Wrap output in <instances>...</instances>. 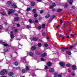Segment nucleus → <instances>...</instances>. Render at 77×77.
<instances>
[{
  "label": "nucleus",
  "mask_w": 77,
  "mask_h": 77,
  "mask_svg": "<svg viewBox=\"0 0 77 77\" xmlns=\"http://www.w3.org/2000/svg\"><path fill=\"white\" fill-rule=\"evenodd\" d=\"M7 72V70L6 69H3V71H1L0 72V74L2 75H5V72Z\"/></svg>",
  "instance_id": "nucleus-1"
},
{
  "label": "nucleus",
  "mask_w": 77,
  "mask_h": 77,
  "mask_svg": "<svg viewBox=\"0 0 77 77\" xmlns=\"http://www.w3.org/2000/svg\"><path fill=\"white\" fill-rule=\"evenodd\" d=\"M0 44H2V45H4L5 47H8V46L9 45L7 44V43H5V42H3V41H0Z\"/></svg>",
  "instance_id": "nucleus-2"
},
{
  "label": "nucleus",
  "mask_w": 77,
  "mask_h": 77,
  "mask_svg": "<svg viewBox=\"0 0 77 77\" xmlns=\"http://www.w3.org/2000/svg\"><path fill=\"white\" fill-rule=\"evenodd\" d=\"M9 11H8V15H10L12 13L14 12L15 10L11 9H9Z\"/></svg>",
  "instance_id": "nucleus-3"
},
{
  "label": "nucleus",
  "mask_w": 77,
  "mask_h": 77,
  "mask_svg": "<svg viewBox=\"0 0 77 77\" xmlns=\"http://www.w3.org/2000/svg\"><path fill=\"white\" fill-rule=\"evenodd\" d=\"M54 6H56V4L55 3H53L52 4V5L50 6V9H53V7H54Z\"/></svg>",
  "instance_id": "nucleus-4"
},
{
  "label": "nucleus",
  "mask_w": 77,
  "mask_h": 77,
  "mask_svg": "<svg viewBox=\"0 0 77 77\" xmlns=\"http://www.w3.org/2000/svg\"><path fill=\"white\" fill-rule=\"evenodd\" d=\"M59 64L60 66H61L62 67H64L65 66V64L62 62H61L59 63Z\"/></svg>",
  "instance_id": "nucleus-5"
},
{
  "label": "nucleus",
  "mask_w": 77,
  "mask_h": 77,
  "mask_svg": "<svg viewBox=\"0 0 77 77\" xmlns=\"http://www.w3.org/2000/svg\"><path fill=\"white\" fill-rule=\"evenodd\" d=\"M47 54L46 53H45L41 55V57H45V56H47Z\"/></svg>",
  "instance_id": "nucleus-6"
},
{
  "label": "nucleus",
  "mask_w": 77,
  "mask_h": 77,
  "mask_svg": "<svg viewBox=\"0 0 77 77\" xmlns=\"http://www.w3.org/2000/svg\"><path fill=\"white\" fill-rule=\"evenodd\" d=\"M54 69L53 68L50 69H49V72H54Z\"/></svg>",
  "instance_id": "nucleus-7"
},
{
  "label": "nucleus",
  "mask_w": 77,
  "mask_h": 77,
  "mask_svg": "<svg viewBox=\"0 0 77 77\" xmlns=\"http://www.w3.org/2000/svg\"><path fill=\"white\" fill-rule=\"evenodd\" d=\"M72 68L73 69H74V70L75 69H77V66L75 65L73 66Z\"/></svg>",
  "instance_id": "nucleus-8"
},
{
  "label": "nucleus",
  "mask_w": 77,
  "mask_h": 77,
  "mask_svg": "<svg viewBox=\"0 0 77 77\" xmlns=\"http://www.w3.org/2000/svg\"><path fill=\"white\" fill-rule=\"evenodd\" d=\"M35 4L34 2H31V5L32 6H35Z\"/></svg>",
  "instance_id": "nucleus-9"
},
{
  "label": "nucleus",
  "mask_w": 77,
  "mask_h": 77,
  "mask_svg": "<svg viewBox=\"0 0 77 77\" xmlns=\"http://www.w3.org/2000/svg\"><path fill=\"white\" fill-rule=\"evenodd\" d=\"M14 75V73L13 72H10L8 73V75L10 76H12Z\"/></svg>",
  "instance_id": "nucleus-10"
},
{
  "label": "nucleus",
  "mask_w": 77,
  "mask_h": 77,
  "mask_svg": "<svg viewBox=\"0 0 77 77\" xmlns=\"http://www.w3.org/2000/svg\"><path fill=\"white\" fill-rule=\"evenodd\" d=\"M66 53L67 54H69L70 55V54H71V52L69 51H68L66 52Z\"/></svg>",
  "instance_id": "nucleus-11"
},
{
  "label": "nucleus",
  "mask_w": 77,
  "mask_h": 77,
  "mask_svg": "<svg viewBox=\"0 0 77 77\" xmlns=\"http://www.w3.org/2000/svg\"><path fill=\"white\" fill-rule=\"evenodd\" d=\"M69 2L70 5H72V0H69Z\"/></svg>",
  "instance_id": "nucleus-12"
},
{
  "label": "nucleus",
  "mask_w": 77,
  "mask_h": 77,
  "mask_svg": "<svg viewBox=\"0 0 77 77\" xmlns=\"http://www.w3.org/2000/svg\"><path fill=\"white\" fill-rule=\"evenodd\" d=\"M6 12H3L1 13L2 15H6Z\"/></svg>",
  "instance_id": "nucleus-13"
},
{
  "label": "nucleus",
  "mask_w": 77,
  "mask_h": 77,
  "mask_svg": "<svg viewBox=\"0 0 77 77\" xmlns=\"http://www.w3.org/2000/svg\"><path fill=\"white\" fill-rule=\"evenodd\" d=\"M12 6L14 8H17V6L16 5H15L14 3L13 5Z\"/></svg>",
  "instance_id": "nucleus-14"
},
{
  "label": "nucleus",
  "mask_w": 77,
  "mask_h": 77,
  "mask_svg": "<svg viewBox=\"0 0 77 77\" xmlns=\"http://www.w3.org/2000/svg\"><path fill=\"white\" fill-rule=\"evenodd\" d=\"M31 49L32 50H35L36 49V47H32L31 48Z\"/></svg>",
  "instance_id": "nucleus-15"
},
{
  "label": "nucleus",
  "mask_w": 77,
  "mask_h": 77,
  "mask_svg": "<svg viewBox=\"0 0 77 77\" xmlns=\"http://www.w3.org/2000/svg\"><path fill=\"white\" fill-rule=\"evenodd\" d=\"M48 66H51V63L49 62L48 63Z\"/></svg>",
  "instance_id": "nucleus-16"
},
{
  "label": "nucleus",
  "mask_w": 77,
  "mask_h": 77,
  "mask_svg": "<svg viewBox=\"0 0 77 77\" xmlns=\"http://www.w3.org/2000/svg\"><path fill=\"white\" fill-rule=\"evenodd\" d=\"M19 20V18L18 17H17L16 18H14V20L15 21H18Z\"/></svg>",
  "instance_id": "nucleus-17"
},
{
  "label": "nucleus",
  "mask_w": 77,
  "mask_h": 77,
  "mask_svg": "<svg viewBox=\"0 0 77 77\" xmlns=\"http://www.w3.org/2000/svg\"><path fill=\"white\" fill-rule=\"evenodd\" d=\"M14 64L15 65L17 66V65H18V62H16L14 63Z\"/></svg>",
  "instance_id": "nucleus-18"
},
{
  "label": "nucleus",
  "mask_w": 77,
  "mask_h": 77,
  "mask_svg": "<svg viewBox=\"0 0 77 77\" xmlns=\"http://www.w3.org/2000/svg\"><path fill=\"white\" fill-rule=\"evenodd\" d=\"M41 59L42 61H45V59L44 58H41Z\"/></svg>",
  "instance_id": "nucleus-19"
},
{
  "label": "nucleus",
  "mask_w": 77,
  "mask_h": 77,
  "mask_svg": "<svg viewBox=\"0 0 77 77\" xmlns=\"http://www.w3.org/2000/svg\"><path fill=\"white\" fill-rule=\"evenodd\" d=\"M54 75L55 77H57V76H58V74L56 73H55L54 74Z\"/></svg>",
  "instance_id": "nucleus-20"
},
{
  "label": "nucleus",
  "mask_w": 77,
  "mask_h": 77,
  "mask_svg": "<svg viewBox=\"0 0 77 77\" xmlns=\"http://www.w3.org/2000/svg\"><path fill=\"white\" fill-rule=\"evenodd\" d=\"M29 55L30 56H33V54L32 52H30L29 53Z\"/></svg>",
  "instance_id": "nucleus-21"
},
{
  "label": "nucleus",
  "mask_w": 77,
  "mask_h": 77,
  "mask_svg": "<svg viewBox=\"0 0 77 77\" xmlns=\"http://www.w3.org/2000/svg\"><path fill=\"white\" fill-rule=\"evenodd\" d=\"M11 35V38H14V36L13 35Z\"/></svg>",
  "instance_id": "nucleus-22"
},
{
  "label": "nucleus",
  "mask_w": 77,
  "mask_h": 77,
  "mask_svg": "<svg viewBox=\"0 0 77 77\" xmlns=\"http://www.w3.org/2000/svg\"><path fill=\"white\" fill-rule=\"evenodd\" d=\"M22 72L25 73V72H26V70L25 69H23L22 70Z\"/></svg>",
  "instance_id": "nucleus-23"
},
{
  "label": "nucleus",
  "mask_w": 77,
  "mask_h": 77,
  "mask_svg": "<svg viewBox=\"0 0 77 77\" xmlns=\"http://www.w3.org/2000/svg\"><path fill=\"white\" fill-rule=\"evenodd\" d=\"M45 25L44 24H43L42 25V28L43 29H44V28H45Z\"/></svg>",
  "instance_id": "nucleus-24"
},
{
  "label": "nucleus",
  "mask_w": 77,
  "mask_h": 77,
  "mask_svg": "<svg viewBox=\"0 0 77 77\" xmlns=\"http://www.w3.org/2000/svg\"><path fill=\"white\" fill-rule=\"evenodd\" d=\"M58 77H62V74H59L58 75Z\"/></svg>",
  "instance_id": "nucleus-25"
},
{
  "label": "nucleus",
  "mask_w": 77,
  "mask_h": 77,
  "mask_svg": "<svg viewBox=\"0 0 77 77\" xmlns=\"http://www.w3.org/2000/svg\"><path fill=\"white\" fill-rule=\"evenodd\" d=\"M26 71H27V70H29V67L28 66H26Z\"/></svg>",
  "instance_id": "nucleus-26"
},
{
  "label": "nucleus",
  "mask_w": 77,
  "mask_h": 77,
  "mask_svg": "<svg viewBox=\"0 0 77 77\" xmlns=\"http://www.w3.org/2000/svg\"><path fill=\"white\" fill-rule=\"evenodd\" d=\"M36 9H33L32 10V12H33V13H35L36 12Z\"/></svg>",
  "instance_id": "nucleus-27"
},
{
  "label": "nucleus",
  "mask_w": 77,
  "mask_h": 77,
  "mask_svg": "<svg viewBox=\"0 0 77 77\" xmlns=\"http://www.w3.org/2000/svg\"><path fill=\"white\" fill-rule=\"evenodd\" d=\"M7 3L8 5H11V2L10 1H8L7 2Z\"/></svg>",
  "instance_id": "nucleus-28"
},
{
  "label": "nucleus",
  "mask_w": 77,
  "mask_h": 77,
  "mask_svg": "<svg viewBox=\"0 0 77 77\" xmlns=\"http://www.w3.org/2000/svg\"><path fill=\"white\" fill-rule=\"evenodd\" d=\"M50 15L49 14L47 15L46 16H45V18H49Z\"/></svg>",
  "instance_id": "nucleus-29"
},
{
  "label": "nucleus",
  "mask_w": 77,
  "mask_h": 77,
  "mask_svg": "<svg viewBox=\"0 0 77 77\" xmlns=\"http://www.w3.org/2000/svg\"><path fill=\"white\" fill-rule=\"evenodd\" d=\"M62 11V9H59L57 10V12H60Z\"/></svg>",
  "instance_id": "nucleus-30"
},
{
  "label": "nucleus",
  "mask_w": 77,
  "mask_h": 77,
  "mask_svg": "<svg viewBox=\"0 0 77 77\" xmlns=\"http://www.w3.org/2000/svg\"><path fill=\"white\" fill-rule=\"evenodd\" d=\"M65 50L64 49V48H62V50H61V52H64Z\"/></svg>",
  "instance_id": "nucleus-31"
},
{
  "label": "nucleus",
  "mask_w": 77,
  "mask_h": 77,
  "mask_svg": "<svg viewBox=\"0 0 77 77\" xmlns=\"http://www.w3.org/2000/svg\"><path fill=\"white\" fill-rule=\"evenodd\" d=\"M32 39L33 41H36L37 40V39H36V38H32Z\"/></svg>",
  "instance_id": "nucleus-32"
},
{
  "label": "nucleus",
  "mask_w": 77,
  "mask_h": 77,
  "mask_svg": "<svg viewBox=\"0 0 77 77\" xmlns=\"http://www.w3.org/2000/svg\"><path fill=\"white\" fill-rule=\"evenodd\" d=\"M34 17H38V14H35L34 15Z\"/></svg>",
  "instance_id": "nucleus-33"
},
{
  "label": "nucleus",
  "mask_w": 77,
  "mask_h": 77,
  "mask_svg": "<svg viewBox=\"0 0 77 77\" xmlns=\"http://www.w3.org/2000/svg\"><path fill=\"white\" fill-rule=\"evenodd\" d=\"M29 22L30 23H32V20L31 19L29 20Z\"/></svg>",
  "instance_id": "nucleus-34"
},
{
  "label": "nucleus",
  "mask_w": 77,
  "mask_h": 77,
  "mask_svg": "<svg viewBox=\"0 0 77 77\" xmlns=\"http://www.w3.org/2000/svg\"><path fill=\"white\" fill-rule=\"evenodd\" d=\"M30 8H27L26 11H30Z\"/></svg>",
  "instance_id": "nucleus-35"
},
{
  "label": "nucleus",
  "mask_w": 77,
  "mask_h": 77,
  "mask_svg": "<svg viewBox=\"0 0 77 77\" xmlns=\"http://www.w3.org/2000/svg\"><path fill=\"white\" fill-rule=\"evenodd\" d=\"M35 53L37 54H39V52H38V51H36Z\"/></svg>",
  "instance_id": "nucleus-36"
},
{
  "label": "nucleus",
  "mask_w": 77,
  "mask_h": 77,
  "mask_svg": "<svg viewBox=\"0 0 77 77\" xmlns=\"http://www.w3.org/2000/svg\"><path fill=\"white\" fill-rule=\"evenodd\" d=\"M66 66L67 67H69L70 66V64H66Z\"/></svg>",
  "instance_id": "nucleus-37"
},
{
  "label": "nucleus",
  "mask_w": 77,
  "mask_h": 77,
  "mask_svg": "<svg viewBox=\"0 0 77 77\" xmlns=\"http://www.w3.org/2000/svg\"><path fill=\"white\" fill-rule=\"evenodd\" d=\"M38 47H41V45H42L41 44V43H38Z\"/></svg>",
  "instance_id": "nucleus-38"
},
{
  "label": "nucleus",
  "mask_w": 77,
  "mask_h": 77,
  "mask_svg": "<svg viewBox=\"0 0 77 77\" xmlns=\"http://www.w3.org/2000/svg\"><path fill=\"white\" fill-rule=\"evenodd\" d=\"M44 45L45 46V47H47V46H48V44H44Z\"/></svg>",
  "instance_id": "nucleus-39"
},
{
  "label": "nucleus",
  "mask_w": 77,
  "mask_h": 77,
  "mask_svg": "<svg viewBox=\"0 0 77 77\" xmlns=\"http://www.w3.org/2000/svg\"><path fill=\"white\" fill-rule=\"evenodd\" d=\"M41 27H42L41 26H38V28L39 29H41Z\"/></svg>",
  "instance_id": "nucleus-40"
},
{
  "label": "nucleus",
  "mask_w": 77,
  "mask_h": 77,
  "mask_svg": "<svg viewBox=\"0 0 77 77\" xmlns=\"http://www.w3.org/2000/svg\"><path fill=\"white\" fill-rule=\"evenodd\" d=\"M66 35L67 36V38H69V36L68 35V33L66 34Z\"/></svg>",
  "instance_id": "nucleus-41"
},
{
  "label": "nucleus",
  "mask_w": 77,
  "mask_h": 77,
  "mask_svg": "<svg viewBox=\"0 0 77 77\" xmlns=\"http://www.w3.org/2000/svg\"><path fill=\"white\" fill-rule=\"evenodd\" d=\"M63 48L65 50H67V49H68V47H66L65 48Z\"/></svg>",
  "instance_id": "nucleus-42"
},
{
  "label": "nucleus",
  "mask_w": 77,
  "mask_h": 77,
  "mask_svg": "<svg viewBox=\"0 0 77 77\" xmlns=\"http://www.w3.org/2000/svg\"><path fill=\"white\" fill-rule=\"evenodd\" d=\"M31 27V26H29V25H27V27L28 28H29V27Z\"/></svg>",
  "instance_id": "nucleus-43"
},
{
  "label": "nucleus",
  "mask_w": 77,
  "mask_h": 77,
  "mask_svg": "<svg viewBox=\"0 0 77 77\" xmlns=\"http://www.w3.org/2000/svg\"><path fill=\"white\" fill-rule=\"evenodd\" d=\"M68 6V4H66L65 5V7H67V6Z\"/></svg>",
  "instance_id": "nucleus-44"
},
{
  "label": "nucleus",
  "mask_w": 77,
  "mask_h": 77,
  "mask_svg": "<svg viewBox=\"0 0 77 77\" xmlns=\"http://www.w3.org/2000/svg\"><path fill=\"white\" fill-rule=\"evenodd\" d=\"M45 69H47L48 68V67L47 66H45Z\"/></svg>",
  "instance_id": "nucleus-45"
},
{
  "label": "nucleus",
  "mask_w": 77,
  "mask_h": 77,
  "mask_svg": "<svg viewBox=\"0 0 77 77\" xmlns=\"http://www.w3.org/2000/svg\"><path fill=\"white\" fill-rule=\"evenodd\" d=\"M9 51V50H8V49H7V50H4V51L5 52H6V51Z\"/></svg>",
  "instance_id": "nucleus-46"
},
{
  "label": "nucleus",
  "mask_w": 77,
  "mask_h": 77,
  "mask_svg": "<svg viewBox=\"0 0 77 77\" xmlns=\"http://www.w3.org/2000/svg\"><path fill=\"white\" fill-rule=\"evenodd\" d=\"M73 48V46H71L70 47L69 49H71Z\"/></svg>",
  "instance_id": "nucleus-47"
},
{
  "label": "nucleus",
  "mask_w": 77,
  "mask_h": 77,
  "mask_svg": "<svg viewBox=\"0 0 77 77\" xmlns=\"http://www.w3.org/2000/svg\"><path fill=\"white\" fill-rule=\"evenodd\" d=\"M3 28V26H2V25H0V29H2Z\"/></svg>",
  "instance_id": "nucleus-48"
},
{
  "label": "nucleus",
  "mask_w": 77,
  "mask_h": 77,
  "mask_svg": "<svg viewBox=\"0 0 77 77\" xmlns=\"http://www.w3.org/2000/svg\"><path fill=\"white\" fill-rule=\"evenodd\" d=\"M56 17V16H55V15H54L53 16V17H52V19H51V20H52V19H53V18H54V17Z\"/></svg>",
  "instance_id": "nucleus-49"
},
{
  "label": "nucleus",
  "mask_w": 77,
  "mask_h": 77,
  "mask_svg": "<svg viewBox=\"0 0 77 77\" xmlns=\"http://www.w3.org/2000/svg\"><path fill=\"white\" fill-rule=\"evenodd\" d=\"M17 30H18V29H15L14 32H17Z\"/></svg>",
  "instance_id": "nucleus-50"
},
{
  "label": "nucleus",
  "mask_w": 77,
  "mask_h": 77,
  "mask_svg": "<svg viewBox=\"0 0 77 77\" xmlns=\"http://www.w3.org/2000/svg\"><path fill=\"white\" fill-rule=\"evenodd\" d=\"M12 34H13V32H12V31H11L10 32V35H12Z\"/></svg>",
  "instance_id": "nucleus-51"
},
{
  "label": "nucleus",
  "mask_w": 77,
  "mask_h": 77,
  "mask_svg": "<svg viewBox=\"0 0 77 77\" xmlns=\"http://www.w3.org/2000/svg\"><path fill=\"white\" fill-rule=\"evenodd\" d=\"M60 23H61V24H62V23H63V21H62V20H60Z\"/></svg>",
  "instance_id": "nucleus-52"
},
{
  "label": "nucleus",
  "mask_w": 77,
  "mask_h": 77,
  "mask_svg": "<svg viewBox=\"0 0 77 77\" xmlns=\"http://www.w3.org/2000/svg\"><path fill=\"white\" fill-rule=\"evenodd\" d=\"M20 69V67H17L16 68V69Z\"/></svg>",
  "instance_id": "nucleus-53"
},
{
  "label": "nucleus",
  "mask_w": 77,
  "mask_h": 77,
  "mask_svg": "<svg viewBox=\"0 0 77 77\" xmlns=\"http://www.w3.org/2000/svg\"><path fill=\"white\" fill-rule=\"evenodd\" d=\"M72 8H73V9H75V6H72Z\"/></svg>",
  "instance_id": "nucleus-54"
},
{
  "label": "nucleus",
  "mask_w": 77,
  "mask_h": 77,
  "mask_svg": "<svg viewBox=\"0 0 77 77\" xmlns=\"http://www.w3.org/2000/svg\"><path fill=\"white\" fill-rule=\"evenodd\" d=\"M42 35H43V36H44V35H45V32H43L42 33Z\"/></svg>",
  "instance_id": "nucleus-55"
},
{
  "label": "nucleus",
  "mask_w": 77,
  "mask_h": 77,
  "mask_svg": "<svg viewBox=\"0 0 77 77\" xmlns=\"http://www.w3.org/2000/svg\"><path fill=\"white\" fill-rule=\"evenodd\" d=\"M43 12V10H41L40 11V14H42Z\"/></svg>",
  "instance_id": "nucleus-56"
},
{
  "label": "nucleus",
  "mask_w": 77,
  "mask_h": 77,
  "mask_svg": "<svg viewBox=\"0 0 77 77\" xmlns=\"http://www.w3.org/2000/svg\"><path fill=\"white\" fill-rule=\"evenodd\" d=\"M17 27H19L20 26V24H17Z\"/></svg>",
  "instance_id": "nucleus-57"
},
{
  "label": "nucleus",
  "mask_w": 77,
  "mask_h": 77,
  "mask_svg": "<svg viewBox=\"0 0 77 77\" xmlns=\"http://www.w3.org/2000/svg\"><path fill=\"white\" fill-rule=\"evenodd\" d=\"M38 20H36L35 21V23H38Z\"/></svg>",
  "instance_id": "nucleus-58"
},
{
  "label": "nucleus",
  "mask_w": 77,
  "mask_h": 77,
  "mask_svg": "<svg viewBox=\"0 0 77 77\" xmlns=\"http://www.w3.org/2000/svg\"><path fill=\"white\" fill-rule=\"evenodd\" d=\"M15 15H16V16H18V14H14Z\"/></svg>",
  "instance_id": "nucleus-59"
},
{
  "label": "nucleus",
  "mask_w": 77,
  "mask_h": 77,
  "mask_svg": "<svg viewBox=\"0 0 77 77\" xmlns=\"http://www.w3.org/2000/svg\"><path fill=\"white\" fill-rule=\"evenodd\" d=\"M71 36H72V37H73L74 36V35H73V34H71Z\"/></svg>",
  "instance_id": "nucleus-60"
},
{
  "label": "nucleus",
  "mask_w": 77,
  "mask_h": 77,
  "mask_svg": "<svg viewBox=\"0 0 77 77\" xmlns=\"http://www.w3.org/2000/svg\"><path fill=\"white\" fill-rule=\"evenodd\" d=\"M59 26H60L58 25V26H56V27H57V28L59 27Z\"/></svg>",
  "instance_id": "nucleus-61"
},
{
  "label": "nucleus",
  "mask_w": 77,
  "mask_h": 77,
  "mask_svg": "<svg viewBox=\"0 0 77 77\" xmlns=\"http://www.w3.org/2000/svg\"><path fill=\"white\" fill-rule=\"evenodd\" d=\"M38 2H41V0H36Z\"/></svg>",
  "instance_id": "nucleus-62"
},
{
  "label": "nucleus",
  "mask_w": 77,
  "mask_h": 77,
  "mask_svg": "<svg viewBox=\"0 0 77 77\" xmlns=\"http://www.w3.org/2000/svg\"><path fill=\"white\" fill-rule=\"evenodd\" d=\"M18 13H19V14H20L21 13V12H20V11H18Z\"/></svg>",
  "instance_id": "nucleus-63"
},
{
  "label": "nucleus",
  "mask_w": 77,
  "mask_h": 77,
  "mask_svg": "<svg viewBox=\"0 0 77 77\" xmlns=\"http://www.w3.org/2000/svg\"><path fill=\"white\" fill-rule=\"evenodd\" d=\"M62 39H65V37H62Z\"/></svg>",
  "instance_id": "nucleus-64"
}]
</instances>
